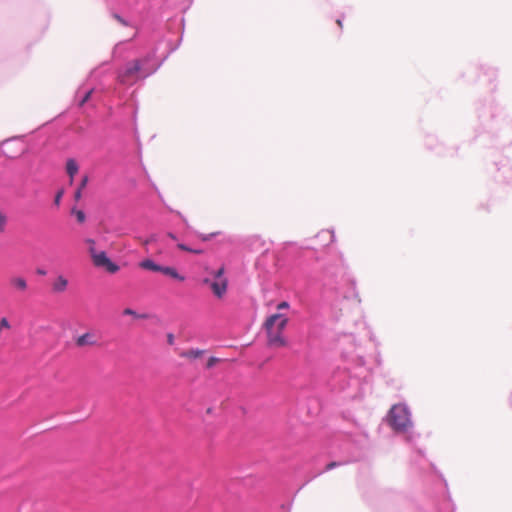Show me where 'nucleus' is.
<instances>
[{
  "label": "nucleus",
  "instance_id": "5701e85b",
  "mask_svg": "<svg viewBox=\"0 0 512 512\" xmlns=\"http://www.w3.org/2000/svg\"><path fill=\"white\" fill-rule=\"evenodd\" d=\"M86 243L89 245V251L95 249V241L93 239H87Z\"/></svg>",
  "mask_w": 512,
  "mask_h": 512
},
{
  "label": "nucleus",
  "instance_id": "412c9836",
  "mask_svg": "<svg viewBox=\"0 0 512 512\" xmlns=\"http://www.w3.org/2000/svg\"><path fill=\"white\" fill-rule=\"evenodd\" d=\"M289 307H290V304L287 301H282L277 305V310L280 311V310H284V309H289Z\"/></svg>",
  "mask_w": 512,
  "mask_h": 512
},
{
  "label": "nucleus",
  "instance_id": "20e7f679",
  "mask_svg": "<svg viewBox=\"0 0 512 512\" xmlns=\"http://www.w3.org/2000/svg\"><path fill=\"white\" fill-rule=\"evenodd\" d=\"M90 255L93 260V264L96 267H104L110 273H116L119 270V266L113 263L103 251L97 252L96 249L90 250Z\"/></svg>",
  "mask_w": 512,
  "mask_h": 512
},
{
  "label": "nucleus",
  "instance_id": "7ed1b4c3",
  "mask_svg": "<svg viewBox=\"0 0 512 512\" xmlns=\"http://www.w3.org/2000/svg\"><path fill=\"white\" fill-rule=\"evenodd\" d=\"M387 418L389 425L397 432H405L412 426L410 412L403 404L393 405Z\"/></svg>",
  "mask_w": 512,
  "mask_h": 512
},
{
  "label": "nucleus",
  "instance_id": "b1692460",
  "mask_svg": "<svg viewBox=\"0 0 512 512\" xmlns=\"http://www.w3.org/2000/svg\"><path fill=\"white\" fill-rule=\"evenodd\" d=\"M338 464L336 462H330L329 464H327L326 466V470H331L333 468H335Z\"/></svg>",
  "mask_w": 512,
  "mask_h": 512
},
{
  "label": "nucleus",
  "instance_id": "423d86ee",
  "mask_svg": "<svg viewBox=\"0 0 512 512\" xmlns=\"http://www.w3.org/2000/svg\"><path fill=\"white\" fill-rule=\"evenodd\" d=\"M75 344L79 348L93 347L98 345V340L93 332H86L76 338Z\"/></svg>",
  "mask_w": 512,
  "mask_h": 512
},
{
  "label": "nucleus",
  "instance_id": "a878e982",
  "mask_svg": "<svg viewBox=\"0 0 512 512\" xmlns=\"http://www.w3.org/2000/svg\"><path fill=\"white\" fill-rule=\"evenodd\" d=\"M167 236L169 238H171L172 240H176V236L173 233H171V232L167 233Z\"/></svg>",
  "mask_w": 512,
  "mask_h": 512
},
{
  "label": "nucleus",
  "instance_id": "f3484780",
  "mask_svg": "<svg viewBox=\"0 0 512 512\" xmlns=\"http://www.w3.org/2000/svg\"><path fill=\"white\" fill-rule=\"evenodd\" d=\"M220 232H213L210 234H199L198 237L201 241H209L212 237L219 235Z\"/></svg>",
  "mask_w": 512,
  "mask_h": 512
},
{
  "label": "nucleus",
  "instance_id": "bb28decb",
  "mask_svg": "<svg viewBox=\"0 0 512 512\" xmlns=\"http://www.w3.org/2000/svg\"><path fill=\"white\" fill-rule=\"evenodd\" d=\"M211 282H212V281H211L210 279H208V278H205V279L203 280V284H206V285H209V286H210V283H211Z\"/></svg>",
  "mask_w": 512,
  "mask_h": 512
},
{
  "label": "nucleus",
  "instance_id": "6e6552de",
  "mask_svg": "<svg viewBox=\"0 0 512 512\" xmlns=\"http://www.w3.org/2000/svg\"><path fill=\"white\" fill-rule=\"evenodd\" d=\"M79 170L78 164L74 159H68L66 163V172L70 177L69 183L72 184L74 181V176L77 174Z\"/></svg>",
  "mask_w": 512,
  "mask_h": 512
},
{
  "label": "nucleus",
  "instance_id": "a211bd4d",
  "mask_svg": "<svg viewBox=\"0 0 512 512\" xmlns=\"http://www.w3.org/2000/svg\"><path fill=\"white\" fill-rule=\"evenodd\" d=\"M92 93H93V89H91L85 93L82 100L79 102L80 107H82L90 99Z\"/></svg>",
  "mask_w": 512,
  "mask_h": 512
},
{
  "label": "nucleus",
  "instance_id": "1a4fd4ad",
  "mask_svg": "<svg viewBox=\"0 0 512 512\" xmlns=\"http://www.w3.org/2000/svg\"><path fill=\"white\" fill-rule=\"evenodd\" d=\"M67 285H68L67 279L64 276L60 275L56 278V280L53 283V290L55 292H63L66 290Z\"/></svg>",
  "mask_w": 512,
  "mask_h": 512
},
{
  "label": "nucleus",
  "instance_id": "cd10ccee",
  "mask_svg": "<svg viewBox=\"0 0 512 512\" xmlns=\"http://www.w3.org/2000/svg\"><path fill=\"white\" fill-rule=\"evenodd\" d=\"M173 339H174V338H173V335H172V334H169V335H168V342H169L170 344H172V343H173Z\"/></svg>",
  "mask_w": 512,
  "mask_h": 512
},
{
  "label": "nucleus",
  "instance_id": "0eeeda50",
  "mask_svg": "<svg viewBox=\"0 0 512 512\" xmlns=\"http://www.w3.org/2000/svg\"><path fill=\"white\" fill-rule=\"evenodd\" d=\"M10 285L16 291H19V292H25L28 288L27 281L25 280V278L20 277V276L12 277L10 279Z\"/></svg>",
  "mask_w": 512,
  "mask_h": 512
},
{
  "label": "nucleus",
  "instance_id": "9b49d317",
  "mask_svg": "<svg viewBox=\"0 0 512 512\" xmlns=\"http://www.w3.org/2000/svg\"><path fill=\"white\" fill-rule=\"evenodd\" d=\"M161 273L171 277V278H174V279H177L179 281H184V277L181 276L177 270L173 267H168V266H162V270H160Z\"/></svg>",
  "mask_w": 512,
  "mask_h": 512
},
{
  "label": "nucleus",
  "instance_id": "f8f14e48",
  "mask_svg": "<svg viewBox=\"0 0 512 512\" xmlns=\"http://www.w3.org/2000/svg\"><path fill=\"white\" fill-rule=\"evenodd\" d=\"M204 351L199 349H190L180 354L181 357L187 359H197L203 355Z\"/></svg>",
  "mask_w": 512,
  "mask_h": 512
},
{
  "label": "nucleus",
  "instance_id": "39448f33",
  "mask_svg": "<svg viewBox=\"0 0 512 512\" xmlns=\"http://www.w3.org/2000/svg\"><path fill=\"white\" fill-rule=\"evenodd\" d=\"M223 275L224 267H221L213 273L215 280L210 283L213 294L218 298H222L227 291L228 280Z\"/></svg>",
  "mask_w": 512,
  "mask_h": 512
},
{
  "label": "nucleus",
  "instance_id": "393cba45",
  "mask_svg": "<svg viewBox=\"0 0 512 512\" xmlns=\"http://www.w3.org/2000/svg\"><path fill=\"white\" fill-rule=\"evenodd\" d=\"M115 19H117V21H119L120 23L122 24H126V22L124 21V19H122L119 15H115Z\"/></svg>",
  "mask_w": 512,
  "mask_h": 512
},
{
  "label": "nucleus",
  "instance_id": "6ab92c4d",
  "mask_svg": "<svg viewBox=\"0 0 512 512\" xmlns=\"http://www.w3.org/2000/svg\"><path fill=\"white\" fill-rule=\"evenodd\" d=\"M219 362V359L216 357H210L207 361L206 367L208 369L212 368L215 364Z\"/></svg>",
  "mask_w": 512,
  "mask_h": 512
},
{
  "label": "nucleus",
  "instance_id": "aec40b11",
  "mask_svg": "<svg viewBox=\"0 0 512 512\" xmlns=\"http://www.w3.org/2000/svg\"><path fill=\"white\" fill-rule=\"evenodd\" d=\"M76 218L78 222L83 223L85 221V214L83 211L79 210L75 212Z\"/></svg>",
  "mask_w": 512,
  "mask_h": 512
},
{
  "label": "nucleus",
  "instance_id": "f03ea898",
  "mask_svg": "<svg viewBox=\"0 0 512 512\" xmlns=\"http://www.w3.org/2000/svg\"><path fill=\"white\" fill-rule=\"evenodd\" d=\"M148 62L149 57H144L127 63L125 68L119 72L118 81L123 85L131 86L139 79L146 78L156 70V68H148Z\"/></svg>",
  "mask_w": 512,
  "mask_h": 512
},
{
  "label": "nucleus",
  "instance_id": "ddd939ff",
  "mask_svg": "<svg viewBox=\"0 0 512 512\" xmlns=\"http://www.w3.org/2000/svg\"><path fill=\"white\" fill-rule=\"evenodd\" d=\"M87 183H88V176H84L81 180V183H80L78 189L76 190V192L74 194V198L76 201L81 199L82 190L86 187Z\"/></svg>",
  "mask_w": 512,
  "mask_h": 512
},
{
  "label": "nucleus",
  "instance_id": "2eb2a0df",
  "mask_svg": "<svg viewBox=\"0 0 512 512\" xmlns=\"http://www.w3.org/2000/svg\"><path fill=\"white\" fill-rule=\"evenodd\" d=\"M7 225V216L0 211V233H3Z\"/></svg>",
  "mask_w": 512,
  "mask_h": 512
},
{
  "label": "nucleus",
  "instance_id": "4468645a",
  "mask_svg": "<svg viewBox=\"0 0 512 512\" xmlns=\"http://www.w3.org/2000/svg\"><path fill=\"white\" fill-rule=\"evenodd\" d=\"M177 247L183 251H187V252H190V253H193V254H202L203 253V250L201 249H192L190 247H188L187 245L185 244H182V243H179L177 245Z\"/></svg>",
  "mask_w": 512,
  "mask_h": 512
},
{
  "label": "nucleus",
  "instance_id": "dca6fc26",
  "mask_svg": "<svg viewBox=\"0 0 512 512\" xmlns=\"http://www.w3.org/2000/svg\"><path fill=\"white\" fill-rule=\"evenodd\" d=\"M123 314L124 315H129V316H133L135 318H146V315H139L137 314L136 311H134L133 309L131 308H126L123 310Z\"/></svg>",
  "mask_w": 512,
  "mask_h": 512
},
{
  "label": "nucleus",
  "instance_id": "f257e3e1",
  "mask_svg": "<svg viewBox=\"0 0 512 512\" xmlns=\"http://www.w3.org/2000/svg\"><path fill=\"white\" fill-rule=\"evenodd\" d=\"M289 323V317L281 312L269 315L263 322V329L267 336V345L271 348H284L288 346V340L284 331Z\"/></svg>",
  "mask_w": 512,
  "mask_h": 512
},
{
  "label": "nucleus",
  "instance_id": "4be33fe9",
  "mask_svg": "<svg viewBox=\"0 0 512 512\" xmlns=\"http://www.w3.org/2000/svg\"><path fill=\"white\" fill-rule=\"evenodd\" d=\"M63 194H64L63 190H60V191L57 192V194L55 196V199H54L55 205L58 206L60 204V201H61V198H62Z\"/></svg>",
  "mask_w": 512,
  "mask_h": 512
},
{
  "label": "nucleus",
  "instance_id": "9d476101",
  "mask_svg": "<svg viewBox=\"0 0 512 512\" xmlns=\"http://www.w3.org/2000/svg\"><path fill=\"white\" fill-rule=\"evenodd\" d=\"M139 267L146 269V270L155 271V272H160V270H162V266L156 264L154 261H152L150 259H145V260L141 261L139 263Z\"/></svg>",
  "mask_w": 512,
  "mask_h": 512
}]
</instances>
